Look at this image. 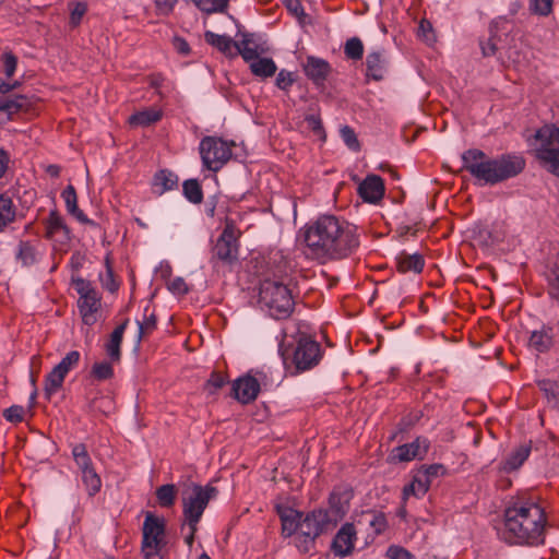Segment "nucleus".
<instances>
[{
  "label": "nucleus",
  "mask_w": 559,
  "mask_h": 559,
  "mask_svg": "<svg viewBox=\"0 0 559 559\" xmlns=\"http://www.w3.org/2000/svg\"><path fill=\"white\" fill-rule=\"evenodd\" d=\"M106 272L100 274L99 280L103 287L110 293H115L119 288V283L117 282L109 258L107 257L105 260Z\"/></svg>",
  "instance_id": "43"
},
{
  "label": "nucleus",
  "mask_w": 559,
  "mask_h": 559,
  "mask_svg": "<svg viewBox=\"0 0 559 559\" xmlns=\"http://www.w3.org/2000/svg\"><path fill=\"white\" fill-rule=\"evenodd\" d=\"M24 407L21 405H12L3 411V417L10 423H21L24 419Z\"/></svg>",
  "instance_id": "50"
},
{
  "label": "nucleus",
  "mask_w": 559,
  "mask_h": 559,
  "mask_svg": "<svg viewBox=\"0 0 559 559\" xmlns=\"http://www.w3.org/2000/svg\"><path fill=\"white\" fill-rule=\"evenodd\" d=\"M45 237L47 239L57 241L59 243H66L70 241V229L57 210L50 211L48 217L45 219Z\"/></svg>",
  "instance_id": "18"
},
{
  "label": "nucleus",
  "mask_w": 559,
  "mask_h": 559,
  "mask_svg": "<svg viewBox=\"0 0 559 559\" xmlns=\"http://www.w3.org/2000/svg\"><path fill=\"white\" fill-rule=\"evenodd\" d=\"M335 524L328 510L318 509L301 519L300 532L295 538V545L301 552H308L314 540L323 533L333 528Z\"/></svg>",
  "instance_id": "5"
},
{
  "label": "nucleus",
  "mask_w": 559,
  "mask_h": 559,
  "mask_svg": "<svg viewBox=\"0 0 559 559\" xmlns=\"http://www.w3.org/2000/svg\"><path fill=\"white\" fill-rule=\"evenodd\" d=\"M356 534L355 526L352 523H345L340 528L332 542V550L335 556L343 558L353 552Z\"/></svg>",
  "instance_id": "19"
},
{
  "label": "nucleus",
  "mask_w": 559,
  "mask_h": 559,
  "mask_svg": "<svg viewBox=\"0 0 559 559\" xmlns=\"http://www.w3.org/2000/svg\"><path fill=\"white\" fill-rule=\"evenodd\" d=\"M72 455L80 471L81 480L87 495L94 497L102 489V478L94 467L85 444H75L72 448Z\"/></svg>",
  "instance_id": "12"
},
{
  "label": "nucleus",
  "mask_w": 559,
  "mask_h": 559,
  "mask_svg": "<svg viewBox=\"0 0 559 559\" xmlns=\"http://www.w3.org/2000/svg\"><path fill=\"white\" fill-rule=\"evenodd\" d=\"M240 234L235 223L227 219L222 234L213 247L212 261L218 260L225 264L235 262L238 259V238Z\"/></svg>",
  "instance_id": "11"
},
{
  "label": "nucleus",
  "mask_w": 559,
  "mask_h": 559,
  "mask_svg": "<svg viewBox=\"0 0 559 559\" xmlns=\"http://www.w3.org/2000/svg\"><path fill=\"white\" fill-rule=\"evenodd\" d=\"M24 103L25 98L22 96L16 97L15 99H5L0 102V110L8 114H14L23 107Z\"/></svg>",
  "instance_id": "54"
},
{
  "label": "nucleus",
  "mask_w": 559,
  "mask_h": 559,
  "mask_svg": "<svg viewBox=\"0 0 559 559\" xmlns=\"http://www.w3.org/2000/svg\"><path fill=\"white\" fill-rule=\"evenodd\" d=\"M340 132H341L342 140L344 141V143L347 145L348 148H350L355 152L359 151V148H360L359 141L357 139L355 131L350 127L344 126L341 128Z\"/></svg>",
  "instance_id": "47"
},
{
  "label": "nucleus",
  "mask_w": 559,
  "mask_h": 559,
  "mask_svg": "<svg viewBox=\"0 0 559 559\" xmlns=\"http://www.w3.org/2000/svg\"><path fill=\"white\" fill-rule=\"evenodd\" d=\"M320 344L309 337H300L293 353V364L297 371H306L317 366L321 359Z\"/></svg>",
  "instance_id": "13"
},
{
  "label": "nucleus",
  "mask_w": 559,
  "mask_h": 559,
  "mask_svg": "<svg viewBox=\"0 0 559 559\" xmlns=\"http://www.w3.org/2000/svg\"><path fill=\"white\" fill-rule=\"evenodd\" d=\"M173 45L175 47V49L181 53V55H189L190 52V46L189 44L187 43L186 39H183L182 37H175L174 40H173Z\"/></svg>",
  "instance_id": "61"
},
{
  "label": "nucleus",
  "mask_w": 559,
  "mask_h": 559,
  "mask_svg": "<svg viewBox=\"0 0 559 559\" xmlns=\"http://www.w3.org/2000/svg\"><path fill=\"white\" fill-rule=\"evenodd\" d=\"M73 285L79 294L78 308L82 322L92 326L98 321L102 297L91 282L84 278L74 280Z\"/></svg>",
  "instance_id": "9"
},
{
  "label": "nucleus",
  "mask_w": 559,
  "mask_h": 559,
  "mask_svg": "<svg viewBox=\"0 0 559 559\" xmlns=\"http://www.w3.org/2000/svg\"><path fill=\"white\" fill-rule=\"evenodd\" d=\"M396 269L400 273L413 272L418 274L425 266V259L420 253L402 251L396 255Z\"/></svg>",
  "instance_id": "24"
},
{
  "label": "nucleus",
  "mask_w": 559,
  "mask_h": 559,
  "mask_svg": "<svg viewBox=\"0 0 559 559\" xmlns=\"http://www.w3.org/2000/svg\"><path fill=\"white\" fill-rule=\"evenodd\" d=\"M306 254L314 260L342 259L358 246L357 227L334 215H322L304 230Z\"/></svg>",
  "instance_id": "1"
},
{
  "label": "nucleus",
  "mask_w": 559,
  "mask_h": 559,
  "mask_svg": "<svg viewBox=\"0 0 559 559\" xmlns=\"http://www.w3.org/2000/svg\"><path fill=\"white\" fill-rule=\"evenodd\" d=\"M353 490L348 487H336L329 498L330 514L332 522L336 525L349 510L350 500L353 499Z\"/></svg>",
  "instance_id": "14"
},
{
  "label": "nucleus",
  "mask_w": 559,
  "mask_h": 559,
  "mask_svg": "<svg viewBox=\"0 0 559 559\" xmlns=\"http://www.w3.org/2000/svg\"><path fill=\"white\" fill-rule=\"evenodd\" d=\"M532 451V442H525L514 448L500 463V471L510 473L520 468L527 460Z\"/></svg>",
  "instance_id": "22"
},
{
  "label": "nucleus",
  "mask_w": 559,
  "mask_h": 559,
  "mask_svg": "<svg viewBox=\"0 0 559 559\" xmlns=\"http://www.w3.org/2000/svg\"><path fill=\"white\" fill-rule=\"evenodd\" d=\"M276 512L282 523V535L290 537L300 532L302 513L286 506H276Z\"/></svg>",
  "instance_id": "20"
},
{
  "label": "nucleus",
  "mask_w": 559,
  "mask_h": 559,
  "mask_svg": "<svg viewBox=\"0 0 559 559\" xmlns=\"http://www.w3.org/2000/svg\"><path fill=\"white\" fill-rule=\"evenodd\" d=\"M16 215V209L11 198L0 194V233L10 225Z\"/></svg>",
  "instance_id": "34"
},
{
  "label": "nucleus",
  "mask_w": 559,
  "mask_h": 559,
  "mask_svg": "<svg viewBox=\"0 0 559 559\" xmlns=\"http://www.w3.org/2000/svg\"><path fill=\"white\" fill-rule=\"evenodd\" d=\"M163 117V112L157 108H146L134 112L129 117V123L132 127H148L159 121Z\"/></svg>",
  "instance_id": "30"
},
{
  "label": "nucleus",
  "mask_w": 559,
  "mask_h": 559,
  "mask_svg": "<svg viewBox=\"0 0 559 559\" xmlns=\"http://www.w3.org/2000/svg\"><path fill=\"white\" fill-rule=\"evenodd\" d=\"M370 526L373 527L377 534L382 533L386 528V520L384 514L377 513L373 514L372 520L369 522Z\"/></svg>",
  "instance_id": "59"
},
{
  "label": "nucleus",
  "mask_w": 559,
  "mask_h": 559,
  "mask_svg": "<svg viewBox=\"0 0 559 559\" xmlns=\"http://www.w3.org/2000/svg\"><path fill=\"white\" fill-rule=\"evenodd\" d=\"M80 357L81 355L78 350H71L55 367L67 376L70 370L78 366Z\"/></svg>",
  "instance_id": "45"
},
{
  "label": "nucleus",
  "mask_w": 559,
  "mask_h": 559,
  "mask_svg": "<svg viewBox=\"0 0 559 559\" xmlns=\"http://www.w3.org/2000/svg\"><path fill=\"white\" fill-rule=\"evenodd\" d=\"M233 145L217 136L203 138L199 145L203 166L211 171H218L230 159Z\"/></svg>",
  "instance_id": "10"
},
{
  "label": "nucleus",
  "mask_w": 559,
  "mask_h": 559,
  "mask_svg": "<svg viewBox=\"0 0 559 559\" xmlns=\"http://www.w3.org/2000/svg\"><path fill=\"white\" fill-rule=\"evenodd\" d=\"M389 559H413L414 556L404 547L392 545L386 550Z\"/></svg>",
  "instance_id": "55"
},
{
  "label": "nucleus",
  "mask_w": 559,
  "mask_h": 559,
  "mask_svg": "<svg viewBox=\"0 0 559 559\" xmlns=\"http://www.w3.org/2000/svg\"><path fill=\"white\" fill-rule=\"evenodd\" d=\"M91 374L98 381L108 380L114 376V369L107 361L95 362L92 367Z\"/></svg>",
  "instance_id": "46"
},
{
  "label": "nucleus",
  "mask_w": 559,
  "mask_h": 559,
  "mask_svg": "<svg viewBox=\"0 0 559 559\" xmlns=\"http://www.w3.org/2000/svg\"><path fill=\"white\" fill-rule=\"evenodd\" d=\"M231 392L238 402L248 404L258 397L260 383L254 377L247 374L233 382Z\"/></svg>",
  "instance_id": "16"
},
{
  "label": "nucleus",
  "mask_w": 559,
  "mask_h": 559,
  "mask_svg": "<svg viewBox=\"0 0 559 559\" xmlns=\"http://www.w3.org/2000/svg\"><path fill=\"white\" fill-rule=\"evenodd\" d=\"M177 488L174 484L162 485L156 489L157 502L162 508H171L176 502Z\"/></svg>",
  "instance_id": "36"
},
{
  "label": "nucleus",
  "mask_w": 559,
  "mask_h": 559,
  "mask_svg": "<svg viewBox=\"0 0 559 559\" xmlns=\"http://www.w3.org/2000/svg\"><path fill=\"white\" fill-rule=\"evenodd\" d=\"M129 320H124L121 324H119L110 334L109 341L106 344L107 355L112 360L120 359V346L122 343V337L128 325Z\"/></svg>",
  "instance_id": "33"
},
{
  "label": "nucleus",
  "mask_w": 559,
  "mask_h": 559,
  "mask_svg": "<svg viewBox=\"0 0 559 559\" xmlns=\"http://www.w3.org/2000/svg\"><path fill=\"white\" fill-rule=\"evenodd\" d=\"M384 182L378 175H368L358 186V195L367 203L377 204L384 195Z\"/></svg>",
  "instance_id": "17"
},
{
  "label": "nucleus",
  "mask_w": 559,
  "mask_h": 559,
  "mask_svg": "<svg viewBox=\"0 0 559 559\" xmlns=\"http://www.w3.org/2000/svg\"><path fill=\"white\" fill-rule=\"evenodd\" d=\"M2 66H3V72L8 78H11L17 66V59L16 57L11 52H4L1 57Z\"/></svg>",
  "instance_id": "52"
},
{
  "label": "nucleus",
  "mask_w": 559,
  "mask_h": 559,
  "mask_svg": "<svg viewBox=\"0 0 559 559\" xmlns=\"http://www.w3.org/2000/svg\"><path fill=\"white\" fill-rule=\"evenodd\" d=\"M306 75L316 84H322L330 73V64L323 59L308 57L304 67Z\"/></svg>",
  "instance_id": "25"
},
{
  "label": "nucleus",
  "mask_w": 559,
  "mask_h": 559,
  "mask_svg": "<svg viewBox=\"0 0 559 559\" xmlns=\"http://www.w3.org/2000/svg\"><path fill=\"white\" fill-rule=\"evenodd\" d=\"M555 337L552 326L542 325L539 329L531 332L528 347L537 353H546L554 346Z\"/></svg>",
  "instance_id": "21"
},
{
  "label": "nucleus",
  "mask_w": 559,
  "mask_h": 559,
  "mask_svg": "<svg viewBox=\"0 0 559 559\" xmlns=\"http://www.w3.org/2000/svg\"><path fill=\"white\" fill-rule=\"evenodd\" d=\"M344 53L350 60H360L364 56V44L358 37H352L346 40Z\"/></svg>",
  "instance_id": "41"
},
{
  "label": "nucleus",
  "mask_w": 559,
  "mask_h": 559,
  "mask_svg": "<svg viewBox=\"0 0 559 559\" xmlns=\"http://www.w3.org/2000/svg\"><path fill=\"white\" fill-rule=\"evenodd\" d=\"M481 52L485 57L493 56L497 51L496 43L492 38L480 43Z\"/></svg>",
  "instance_id": "63"
},
{
  "label": "nucleus",
  "mask_w": 559,
  "mask_h": 559,
  "mask_svg": "<svg viewBox=\"0 0 559 559\" xmlns=\"http://www.w3.org/2000/svg\"><path fill=\"white\" fill-rule=\"evenodd\" d=\"M205 41L223 52L225 56H236V41L227 35H218L211 31L204 33Z\"/></svg>",
  "instance_id": "28"
},
{
  "label": "nucleus",
  "mask_w": 559,
  "mask_h": 559,
  "mask_svg": "<svg viewBox=\"0 0 559 559\" xmlns=\"http://www.w3.org/2000/svg\"><path fill=\"white\" fill-rule=\"evenodd\" d=\"M287 8L289 9V11H292L294 13V15H296L298 17L305 14L299 0H288Z\"/></svg>",
  "instance_id": "64"
},
{
  "label": "nucleus",
  "mask_w": 559,
  "mask_h": 559,
  "mask_svg": "<svg viewBox=\"0 0 559 559\" xmlns=\"http://www.w3.org/2000/svg\"><path fill=\"white\" fill-rule=\"evenodd\" d=\"M418 471L419 473L425 474V476H427V479H429L430 484H432V480L435 478L444 475L447 472L445 467L442 464H431L423 466Z\"/></svg>",
  "instance_id": "51"
},
{
  "label": "nucleus",
  "mask_w": 559,
  "mask_h": 559,
  "mask_svg": "<svg viewBox=\"0 0 559 559\" xmlns=\"http://www.w3.org/2000/svg\"><path fill=\"white\" fill-rule=\"evenodd\" d=\"M429 442L426 439L417 438L411 443L394 448L390 454L392 462H409L414 459H421L428 451Z\"/></svg>",
  "instance_id": "15"
},
{
  "label": "nucleus",
  "mask_w": 559,
  "mask_h": 559,
  "mask_svg": "<svg viewBox=\"0 0 559 559\" xmlns=\"http://www.w3.org/2000/svg\"><path fill=\"white\" fill-rule=\"evenodd\" d=\"M178 187V176L168 169L158 170L152 180L153 193L162 195Z\"/></svg>",
  "instance_id": "26"
},
{
  "label": "nucleus",
  "mask_w": 559,
  "mask_h": 559,
  "mask_svg": "<svg viewBox=\"0 0 559 559\" xmlns=\"http://www.w3.org/2000/svg\"><path fill=\"white\" fill-rule=\"evenodd\" d=\"M216 493L217 489L211 485H192L191 492L182 498L185 522L181 528H183L185 525H198L210 500L213 499Z\"/></svg>",
  "instance_id": "7"
},
{
  "label": "nucleus",
  "mask_w": 559,
  "mask_h": 559,
  "mask_svg": "<svg viewBox=\"0 0 559 559\" xmlns=\"http://www.w3.org/2000/svg\"><path fill=\"white\" fill-rule=\"evenodd\" d=\"M430 486L431 484L429 483V479H427V476L417 471L414 474L411 484L403 488V500L406 501L411 496L417 498L424 497L429 490Z\"/></svg>",
  "instance_id": "27"
},
{
  "label": "nucleus",
  "mask_w": 559,
  "mask_h": 559,
  "mask_svg": "<svg viewBox=\"0 0 559 559\" xmlns=\"http://www.w3.org/2000/svg\"><path fill=\"white\" fill-rule=\"evenodd\" d=\"M546 514L533 501H515L504 510V527L501 537L510 545H534L542 540Z\"/></svg>",
  "instance_id": "2"
},
{
  "label": "nucleus",
  "mask_w": 559,
  "mask_h": 559,
  "mask_svg": "<svg viewBox=\"0 0 559 559\" xmlns=\"http://www.w3.org/2000/svg\"><path fill=\"white\" fill-rule=\"evenodd\" d=\"M66 377L67 376L56 367L46 376L44 391L48 400L61 389Z\"/></svg>",
  "instance_id": "35"
},
{
  "label": "nucleus",
  "mask_w": 559,
  "mask_h": 559,
  "mask_svg": "<svg viewBox=\"0 0 559 559\" xmlns=\"http://www.w3.org/2000/svg\"><path fill=\"white\" fill-rule=\"evenodd\" d=\"M67 211L81 223H90V219L78 206V195L72 185H69L61 193Z\"/></svg>",
  "instance_id": "32"
},
{
  "label": "nucleus",
  "mask_w": 559,
  "mask_h": 559,
  "mask_svg": "<svg viewBox=\"0 0 559 559\" xmlns=\"http://www.w3.org/2000/svg\"><path fill=\"white\" fill-rule=\"evenodd\" d=\"M17 259L23 265H32L36 262V250L29 241H21L19 245Z\"/></svg>",
  "instance_id": "42"
},
{
  "label": "nucleus",
  "mask_w": 559,
  "mask_h": 559,
  "mask_svg": "<svg viewBox=\"0 0 559 559\" xmlns=\"http://www.w3.org/2000/svg\"><path fill=\"white\" fill-rule=\"evenodd\" d=\"M193 3L200 9L202 12L207 14L211 13H222L225 12L228 8V3L230 0H192Z\"/></svg>",
  "instance_id": "39"
},
{
  "label": "nucleus",
  "mask_w": 559,
  "mask_h": 559,
  "mask_svg": "<svg viewBox=\"0 0 559 559\" xmlns=\"http://www.w3.org/2000/svg\"><path fill=\"white\" fill-rule=\"evenodd\" d=\"M463 168L484 185H497L521 174L525 159L521 155L502 154L489 157L478 148H471L462 154Z\"/></svg>",
  "instance_id": "3"
},
{
  "label": "nucleus",
  "mask_w": 559,
  "mask_h": 559,
  "mask_svg": "<svg viewBox=\"0 0 559 559\" xmlns=\"http://www.w3.org/2000/svg\"><path fill=\"white\" fill-rule=\"evenodd\" d=\"M167 287L175 295H185L189 290L188 285L182 277H175L170 280Z\"/></svg>",
  "instance_id": "56"
},
{
  "label": "nucleus",
  "mask_w": 559,
  "mask_h": 559,
  "mask_svg": "<svg viewBox=\"0 0 559 559\" xmlns=\"http://www.w3.org/2000/svg\"><path fill=\"white\" fill-rule=\"evenodd\" d=\"M236 55L239 53L249 63L263 52L252 35H245L240 41H236Z\"/></svg>",
  "instance_id": "29"
},
{
  "label": "nucleus",
  "mask_w": 559,
  "mask_h": 559,
  "mask_svg": "<svg viewBox=\"0 0 559 559\" xmlns=\"http://www.w3.org/2000/svg\"><path fill=\"white\" fill-rule=\"evenodd\" d=\"M294 76L292 72L282 70L276 76V86L281 90H288L294 83Z\"/></svg>",
  "instance_id": "57"
},
{
  "label": "nucleus",
  "mask_w": 559,
  "mask_h": 559,
  "mask_svg": "<svg viewBox=\"0 0 559 559\" xmlns=\"http://www.w3.org/2000/svg\"><path fill=\"white\" fill-rule=\"evenodd\" d=\"M535 139L539 142L537 159L545 169L559 177V127L545 124L537 130Z\"/></svg>",
  "instance_id": "6"
},
{
  "label": "nucleus",
  "mask_w": 559,
  "mask_h": 559,
  "mask_svg": "<svg viewBox=\"0 0 559 559\" xmlns=\"http://www.w3.org/2000/svg\"><path fill=\"white\" fill-rule=\"evenodd\" d=\"M183 194L185 197L194 204H199L203 200V191L195 179H189L183 182Z\"/></svg>",
  "instance_id": "40"
},
{
  "label": "nucleus",
  "mask_w": 559,
  "mask_h": 559,
  "mask_svg": "<svg viewBox=\"0 0 559 559\" xmlns=\"http://www.w3.org/2000/svg\"><path fill=\"white\" fill-rule=\"evenodd\" d=\"M308 128L317 135L321 136L324 133L322 121L319 116L309 115L306 117Z\"/></svg>",
  "instance_id": "58"
},
{
  "label": "nucleus",
  "mask_w": 559,
  "mask_h": 559,
  "mask_svg": "<svg viewBox=\"0 0 559 559\" xmlns=\"http://www.w3.org/2000/svg\"><path fill=\"white\" fill-rule=\"evenodd\" d=\"M530 9L537 15L547 16L552 11V0H531Z\"/></svg>",
  "instance_id": "48"
},
{
  "label": "nucleus",
  "mask_w": 559,
  "mask_h": 559,
  "mask_svg": "<svg viewBox=\"0 0 559 559\" xmlns=\"http://www.w3.org/2000/svg\"><path fill=\"white\" fill-rule=\"evenodd\" d=\"M139 324V337H143L145 335L151 334L156 328V317L154 313L150 316H145L142 322H138Z\"/></svg>",
  "instance_id": "53"
},
{
  "label": "nucleus",
  "mask_w": 559,
  "mask_h": 559,
  "mask_svg": "<svg viewBox=\"0 0 559 559\" xmlns=\"http://www.w3.org/2000/svg\"><path fill=\"white\" fill-rule=\"evenodd\" d=\"M227 382V377L221 372L213 371L209 378V380L204 384V390L209 394H215L219 389H222Z\"/></svg>",
  "instance_id": "44"
},
{
  "label": "nucleus",
  "mask_w": 559,
  "mask_h": 559,
  "mask_svg": "<svg viewBox=\"0 0 559 559\" xmlns=\"http://www.w3.org/2000/svg\"><path fill=\"white\" fill-rule=\"evenodd\" d=\"M166 523L163 518L156 516L152 512L145 514L142 527L141 551L145 559L159 556L162 549L166 546Z\"/></svg>",
  "instance_id": "8"
},
{
  "label": "nucleus",
  "mask_w": 559,
  "mask_h": 559,
  "mask_svg": "<svg viewBox=\"0 0 559 559\" xmlns=\"http://www.w3.org/2000/svg\"><path fill=\"white\" fill-rule=\"evenodd\" d=\"M537 384L548 403L559 408V383L552 380H540Z\"/></svg>",
  "instance_id": "37"
},
{
  "label": "nucleus",
  "mask_w": 559,
  "mask_h": 559,
  "mask_svg": "<svg viewBox=\"0 0 559 559\" xmlns=\"http://www.w3.org/2000/svg\"><path fill=\"white\" fill-rule=\"evenodd\" d=\"M259 304L274 319H287L295 308L292 290L280 281L264 280L260 285Z\"/></svg>",
  "instance_id": "4"
},
{
  "label": "nucleus",
  "mask_w": 559,
  "mask_h": 559,
  "mask_svg": "<svg viewBox=\"0 0 559 559\" xmlns=\"http://www.w3.org/2000/svg\"><path fill=\"white\" fill-rule=\"evenodd\" d=\"M431 32H432L431 24L428 21L423 20L419 23L418 34L420 36H423L427 41H430V40L433 39V36L431 35Z\"/></svg>",
  "instance_id": "62"
},
{
  "label": "nucleus",
  "mask_w": 559,
  "mask_h": 559,
  "mask_svg": "<svg viewBox=\"0 0 559 559\" xmlns=\"http://www.w3.org/2000/svg\"><path fill=\"white\" fill-rule=\"evenodd\" d=\"M386 71V60L383 51H371L366 58V76L374 81H381Z\"/></svg>",
  "instance_id": "23"
},
{
  "label": "nucleus",
  "mask_w": 559,
  "mask_h": 559,
  "mask_svg": "<svg viewBox=\"0 0 559 559\" xmlns=\"http://www.w3.org/2000/svg\"><path fill=\"white\" fill-rule=\"evenodd\" d=\"M154 2L160 14L168 15L174 10L177 0H154Z\"/></svg>",
  "instance_id": "60"
},
{
  "label": "nucleus",
  "mask_w": 559,
  "mask_h": 559,
  "mask_svg": "<svg viewBox=\"0 0 559 559\" xmlns=\"http://www.w3.org/2000/svg\"><path fill=\"white\" fill-rule=\"evenodd\" d=\"M248 64L252 74L261 79H267L273 76L277 70V67L273 59L265 57H257Z\"/></svg>",
  "instance_id": "31"
},
{
  "label": "nucleus",
  "mask_w": 559,
  "mask_h": 559,
  "mask_svg": "<svg viewBox=\"0 0 559 559\" xmlns=\"http://www.w3.org/2000/svg\"><path fill=\"white\" fill-rule=\"evenodd\" d=\"M87 11V5L84 2H76L73 4V8L70 12V25L72 28L80 25L82 17L85 15Z\"/></svg>",
  "instance_id": "49"
},
{
  "label": "nucleus",
  "mask_w": 559,
  "mask_h": 559,
  "mask_svg": "<svg viewBox=\"0 0 559 559\" xmlns=\"http://www.w3.org/2000/svg\"><path fill=\"white\" fill-rule=\"evenodd\" d=\"M547 281L549 285V295L552 298L559 299V252L549 265Z\"/></svg>",
  "instance_id": "38"
}]
</instances>
